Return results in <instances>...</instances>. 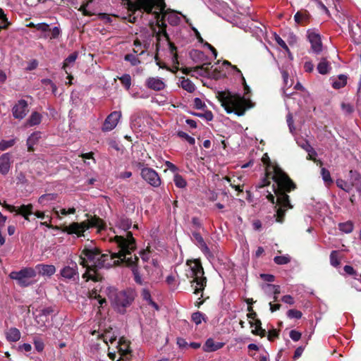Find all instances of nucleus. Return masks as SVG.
Segmentation results:
<instances>
[{
    "label": "nucleus",
    "mask_w": 361,
    "mask_h": 361,
    "mask_svg": "<svg viewBox=\"0 0 361 361\" xmlns=\"http://www.w3.org/2000/svg\"><path fill=\"white\" fill-rule=\"evenodd\" d=\"M273 179L276 183V187L274 188V193L276 196V205L274 206L276 213L273 215V217L276 219V221L282 223L286 211L288 209L293 208V206L290 203L289 196L286 192L294 190L295 185L288 175L279 166H275L273 167Z\"/></svg>",
    "instance_id": "nucleus-1"
},
{
    "label": "nucleus",
    "mask_w": 361,
    "mask_h": 361,
    "mask_svg": "<svg viewBox=\"0 0 361 361\" xmlns=\"http://www.w3.org/2000/svg\"><path fill=\"white\" fill-rule=\"evenodd\" d=\"M115 238L118 246L120 247V262L125 263L126 266L131 268L135 281L140 285H142L143 280L137 266L138 257L132 255V252L136 248L135 238L132 237L130 233L128 234L127 238L116 235Z\"/></svg>",
    "instance_id": "nucleus-2"
},
{
    "label": "nucleus",
    "mask_w": 361,
    "mask_h": 361,
    "mask_svg": "<svg viewBox=\"0 0 361 361\" xmlns=\"http://www.w3.org/2000/svg\"><path fill=\"white\" fill-rule=\"evenodd\" d=\"M122 5L126 6L129 11L135 13L137 11L142 10L149 13L152 11L154 6H157L160 11L164 9L165 4L164 0H121ZM94 2V0H87L83 2L78 11L82 12L83 16H92L96 15V12L92 11L89 9L90 5Z\"/></svg>",
    "instance_id": "nucleus-3"
},
{
    "label": "nucleus",
    "mask_w": 361,
    "mask_h": 361,
    "mask_svg": "<svg viewBox=\"0 0 361 361\" xmlns=\"http://www.w3.org/2000/svg\"><path fill=\"white\" fill-rule=\"evenodd\" d=\"M99 250L96 247H85L80 256V264L87 268L82 277L87 280L98 281V276L95 274L94 268H104V262L95 260L98 257Z\"/></svg>",
    "instance_id": "nucleus-4"
},
{
    "label": "nucleus",
    "mask_w": 361,
    "mask_h": 361,
    "mask_svg": "<svg viewBox=\"0 0 361 361\" xmlns=\"http://www.w3.org/2000/svg\"><path fill=\"white\" fill-rule=\"evenodd\" d=\"M189 267L186 274L188 278H191V286L194 288L193 293L196 295L202 293L206 286L207 279L204 276V270L197 260H190L187 262Z\"/></svg>",
    "instance_id": "nucleus-5"
},
{
    "label": "nucleus",
    "mask_w": 361,
    "mask_h": 361,
    "mask_svg": "<svg viewBox=\"0 0 361 361\" xmlns=\"http://www.w3.org/2000/svg\"><path fill=\"white\" fill-rule=\"evenodd\" d=\"M90 227L97 228L99 231H101L104 229L105 224L99 218L94 217L91 218L87 221L72 223L69 226H64L62 231L68 234H76L78 236H81L83 235V233Z\"/></svg>",
    "instance_id": "nucleus-6"
},
{
    "label": "nucleus",
    "mask_w": 361,
    "mask_h": 361,
    "mask_svg": "<svg viewBox=\"0 0 361 361\" xmlns=\"http://www.w3.org/2000/svg\"><path fill=\"white\" fill-rule=\"evenodd\" d=\"M252 106L250 100H246L239 94H233L227 90V114L233 112L238 116H243L246 109Z\"/></svg>",
    "instance_id": "nucleus-7"
},
{
    "label": "nucleus",
    "mask_w": 361,
    "mask_h": 361,
    "mask_svg": "<svg viewBox=\"0 0 361 361\" xmlns=\"http://www.w3.org/2000/svg\"><path fill=\"white\" fill-rule=\"evenodd\" d=\"M36 276V271L30 267H23L19 271H11L9 274L10 279L16 280L20 287H27L35 283L34 280Z\"/></svg>",
    "instance_id": "nucleus-8"
},
{
    "label": "nucleus",
    "mask_w": 361,
    "mask_h": 361,
    "mask_svg": "<svg viewBox=\"0 0 361 361\" xmlns=\"http://www.w3.org/2000/svg\"><path fill=\"white\" fill-rule=\"evenodd\" d=\"M135 295L134 290L131 289L120 291L116 294L114 303L118 307H126L134 300Z\"/></svg>",
    "instance_id": "nucleus-9"
},
{
    "label": "nucleus",
    "mask_w": 361,
    "mask_h": 361,
    "mask_svg": "<svg viewBox=\"0 0 361 361\" xmlns=\"http://www.w3.org/2000/svg\"><path fill=\"white\" fill-rule=\"evenodd\" d=\"M35 28L42 33L41 37L45 39H57L61 33L59 27L55 26L51 28L49 25L46 23H38L35 25Z\"/></svg>",
    "instance_id": "nucleus-10"
},
{
    "label": "nucleus",
    "mask_w": 361,
    "mask_h": 361,
    "mask_svg": "<svg viewBox=\"0 0 361 361\" xmlns=\"http://www.w3.org/2000/svg\"><path fill=\"white\" fill-rule=\"evenodd\" d=\"M60 274L65 280L75 281L78 279L79 273L77 263L71 261L60 270Z\"/></svg>",
    "instance_id": "nucleus-11"
},
{
    "label": "nucleus",
    "mask_w": 361,
    "mask_h": 361,
    "mask_svg": "<svg viewBox=\"0 0 361 361\" xmlns=\"http://www.w3.org/2000/svg\"><path fill=\"white\" fill-rule=\"evenodd\" d=\"M142 178L153 187H159L161 185V179L157 171L150 168H143L141 171Z\"/></svg>",
    "instance_id": "nucleus-12"
},
{
    "label": "nucleus",
    "mask_w": 361,
    "mask_h": 361,
    "mask_svg": "<svg viewBox=\"0 0 361 361\" xmlns=\"http://www.w3.org/2000/svg\"><path fill=\"white\" fill-rule=\"evenodd\" d=\"M116 348L120 355V358L117 361L130 360L131 350L130 349L129 341L123 337L120 338Z\"/></svg>",
    "instance_id": "nucleus-13"
},
{
    "label": "nucleus",
    "mask_w": 361,
    "mask_h": 361,
    "mask_svg": "<svg viewBox=\"0 0 361 361\" xmlns=\"http://www.w3.org/2000/svg\"><path fill=\"white\" fill-rule=\"evenodd\" d=\"M28 111V104L25 99L18 100L12 109L13 117L19 120L24 118Z\"/></svg>",
    "instance_id": "nucleus-14"
},
{
    "label": "nucleus",
    "mask_w": 361,
    "mask_h": 361,
    "mask_svg": "<svg viewBox=\"0 0 361 361\" xmlns=\"http://www.w3.org/2000/svg\"><path fill=\"white\" fill-rule=\"evenodd\" d=\"M121 117V112L115 111L111 113L105 119L103 126V131H110L116 128L119 119Z\"/></svg>",
    "instance_id": "nucleus-15"
},
{
    "label": "nucleus",
    "mask_w": 361,
    "mask_h": 361,
    "mask_svg": "<svg viewBox=\"0 0 361 361\" xmlns=\"http://www.w3.org/2000/svg\"><path fill=\"white\" fill-rule=\"evenodd\" d=\"M227 74L232 75L235 81L241 82L244 85L246 93L250 92V87L245 82V79L243 77L241 71L235 66L232 65L229 61H227Z\"/></svg>",
    "instance_id": "nucleus-16"
},
{
    "label": "nucleus",
    "mask_w": 361,
    "mask_h": 361,
    "mask_svg": "<svg viewBox=\"0 0 361 361\" xmlns=\"http://www.w3.org/2000/svg\"><path fill=\"white\" fill-rule=\"evenodd\" d=\"M118 252L112 253L111 255L108 254H102L100 251L98 252V257H95V260L99 261V262H104V267L108 268L112 265V260L115 258L119 259V252H120V247L118 246ZM120 262L119 259L117 261H114V263L118 264Z\"/></svg>",
    "instance_id": "nucleus-17"
},
{
    "label": "nucleus",
    "mask_w": 361,
    "mask_h": 361,
    "mask_svg": "<svg viewBox=\"0 0 361 361\" xmlns=\"http://www.w3.org/2000/svg\"><path fill=\"white\" fill-rule=\"evenodd\" d=\"M307 37L311 44V49L315 54H319L322 50V44L320 35L314 32L308 31Z\"/></svg>",
    "instance_id": "nucleus-18"
},
{
    "label": "nucleus",
    "mask_w": 361,
    "mask_h": 361,
    "mask_svg": "<svg viewBox=\"0 0 361 361\" xmlns=\"http://www.w3.org/2000/svg\"><path fill=\"white\" fill-rule=\"evenodd\" d=\"M145 86L154 91H161L165 89L166 84L162 78L149 77L145 80Z\"/></svg>",
    "instance_id": "nucleus-19"
},
{
    "label": "nucleus",
    "mask_w": 361,
    "mask_h": 361,
    "mask_svg": "<svg viewBox=\"0 0 361 361\" xmlns=\"http://www.w3.org/2000/svg\"><path fill=\"white\" fill-rule=\"evenodd\" d=\"M131 225H132V222L129 219L126 218V217L120 218L116 223V226L119 228H121V230L125 231L126 234H125V235H117V236H123L124 238H127L128 233H130L131 235L133 236V234L131 233V232L127 231V230H128L131 227ZM116 236V235H115L114 237H110L109 240L111 241L114 242L116 244V245L118 246V244H117V243L116 241V238H115Z\"/></svg>",
    "instance_id": "nucleus-20"
},
{
    "label": "nucleus",
    "mask_w": 361,
    "mask_h": 361,
    "mask_svg": "<svg viewBox=\"0 0 361 361\" xmlns=\"http://www.w3.org/2000/svg\"><path fill=\"white\" fill-rule=\"evenodd\" d=\"M34 269L36 274H39L43 276L51 277L56 272V267L52 264H38Z\"/></svg>",
    "instance_id": "nucleus-21"
},
{
    "label": "nucleus",
    "mask_w": 361,
    "mask_h": 361,
    "mask_svg": "<svg viewBox=\"0 0 361 361\" xmlns=\"http://www.w3.org/2000/svg\"><path fill=\"white\" fill-rule=\"evenodd\" d=\"M11 155L4 153L0 157V173L6 176L8 173L11 166Z\"/></svg>",
    "instance_id": "nucleus-22"
},
{
    "label": "nucleus",
    "mask_w": 361,
    "mask_h": 361,
    "mask_svg": "<svg viewBox=\"0 0 361 361\" xmlns=\"http://www.w3.org/2000/svg\"><path fill=\"white\" fill-rule=\"evenodd\" d=\"M193 240L195 241L197 245L200 248L202 252L207 256L208 258L211 257V252L209 251V247L205 243L203 238L199 233H192Z\"/></svg>",
    "instance_id": "nucleus-23"
},
{
    "label": "nucleus",
    "mask_w": 361,
    "mask_h": 361,
    "mask_svg": "<svg viewBox=\"0 0 361 361\" xmlns=\"http://www.w3.org/2000/svg\"><path fill=\"white\" fill-rule=\"evenodd\" d=\"M54 310L51 307H47L39 310V314L36 316V320L41 326L45 325L48 321L49 316L53 313Z\"/></svg>",
    "instance_id": "nucleus-24"
},
{
    "label": "nucleus",
    "mask_w": 361,
    "mask_h": 361,
    "mask_svg": "<svg viewBox=\"0 0 361 361\" xmlns=\"http://www.w3.org/2000/svg\"><path fill=\"white\" fill-rule=\"evenodd\" d=\"M224 345L223 342H216L212 338H208L203 347L206 352H213L221 348Z\"/></svg>",
    "instance_id": "nucleus-25"
},
{
    "label": "nucleus",
    "mask_w": 361,
    "mask_h": 361,
    "mask_svg": "<svg viewBox=\"0 0 361 361\" xmlns=\"http://www.w3.org/2000/svg\"><path fill=\"white\" fill-rule=\"evenodd\" d=\"M310 14L306 10L298 11L294 16V20L298 25H304L309 22Z\"/></svg>",
    "instance_id": "nucleus-26"
},
{
    "label": "nucleus",
    "mask_w": 361,
    "mask_h": 361,
    "mask_svg": "<svg viewBox=\"0 0 361 361\" xmlns=\"http://www.w3.org/2000/svg\"><path fill=\"white\" fill-rule=\"evenodd\" d=\"M6 338L10 342H17L20 340L21 334L20 331L15 327L8 329L6 333Z\"/></svg>",
    "instance_id": "nucleus-27"
},
{
    "label": "nucleus",
    "mask_w": 361,
    "mask_h": 361,
    "mask_svg": "<svg viewBox=\"0 0 361 361\" xmlns=\"http://www.w3.org/2000/svg\"><path fill=\"white\" fill-rule=\"evenodd\" d=\"M225 64L226 61H224L221 66H216L215 67H212V70L210 74L214 79L218 80L226 76V71L224 68Z\"/></svg>",
    "instance_id": "nucleus-28"
},
{
    "label": "nucleus",
    "mask_w": 361,
    "mask_h": 361,
    "mask_svg": "<svg viewBox=\"0 0 361 361\" xmlns=\"http://www.w3.org/2000/svg\"><path fill=\"white\" fill-rule=\"evenodd\" d=\"M32 208L31 204H23L17 209L16 213L22 215L25 220L30 221L29 216L32 214Z\"/></svg>",
    "instance_id": "nucleus-29"
},
{
    "label": "nucleus",
    "mask_w": 361,
    "mask_h": 361,
    "mask_svg": "<svg viewBox=\"0 0 361 361\" xmlns=\"http://www.w3.org/2000/svg\"><path fill=\"white\" fill-rule=\"evenodd\" d=\"M297 142L300 147H301L308 153L307 159L313 160V156H316L317 153L314 148L309 144V142L306 140H302L301 142L298 141Z\"/></svg>",
    "instance_id": "nucleus-30"
},
{
    "label": "nucleus",
    "mask_w": 361,
    "mask_h": 361,
    "mask_svg": "<svg viewBox=\"0 0 361 361\" xmlns=\"http://www.w3.org/2000/svg\"><path fill=\"white\" fill-rule=\"evenodd\" d=\"M180 86L190 93H192L195 90V85L188 78H182L180 80Z\"/></svg>",
    "instance_id": "nucleus-31"
},
{
    "label": "nucleus",
    "mask_w": 361,
    "mask_h": 361,
    "mask_svg": "<svg viewBox=\"0 0 361 361\" xmlns=\"http://www.w3.org/2000/svg\"><path fill=\"white\" fill-rule=\"evenodd\" d=\"M57 197V195L55 193H47L41 195L38 199V202L43 205H47L50 202L54 201Z\"/></svg>",
    "instance_id": "nucleus-32"
},
{
    "label": "nucleus",
    "mask_w": 361,
    "mask_h": 361,
    "mask_svg": "<svg viewBox=\"0 0 361 361\" xmlns=\"http://www.w3.org/2000/svg\"><path fill=\"white\" fill-rule=\"evenodd\" d=\"M350 176L353 178L352 185L355 186L361 195V175L356 171H350Z\"/></svg>",
    "instance_id": "nucleus-33"
},
{
    "label": "nucleus",
    "mask_w": 361,
    "mask_h": 361,
    "mask_svg": "<svg viewBox=\"0 0 361 361\" xmlns=\"http://www.w3.org/2000/svg\"><path fill=\"white\" fill-rule=\"evenodd\" d=\"M41 137L39 132L33 133L27 140V145L28 151H33V146L37 142Z\"/></svg>",
    "instance_id": "nucleus-34"
},
{
    "label": "nucleus",
    "mask_w": 361,
    "mask_h": 361,
    "mask_svg": "<svg viewBox=\"0 0 361 361\" xmlns=\"http://www.w3.org/2000/svg\"><path fill=\"white\" fill-rule=\"evenodd\" d=\"M42 121V116L39 113L35 111L32 112L27 121V125L29 126H34L39 124Z\"/></svg>",
    "instance_id": "nucleus-35"
},
{
    "label": "nucleus",
    "mask_w": 361,
    "mask_h": 361,
    "mask_svg": "<svg viewBox=\"0 0 361 361\" xmlns=\"http://www.w3.org/2000/svg\"><path fill=\"white\" fill-rule=\"evenodd\" d=\"M262 289L264 290V292L267 294H271V293H280V286L274 284H269L266 283L262 285Z\"/></svg>",
    "instance_id": "nucleus-36"
},
{
    "label": "nucleus",
    "mask_w": 361,
    "mask_h": 361,
    "mask_svg": "<svg viewBox=\"0 0 361 361\" xmlns=\"http://www.w3.org/2000/svg\"><path fill=\"white\" fill-rule=\"evenodd\" d=\"M331 68L330 63L325 59H322L317 65V71L322 75L327 74Z\"/></svg>",
    "instance_id": "nucleus-37"
},
{
    "label": "nucleus",
    "mask_w": 361,
    "mask_h": 361,
    "mask_svg": "<svg viewBox=\"0 0 361 361\" xmlns=\"http://www.w3.org/2000/svg\"><path fill=\"white\" fill-rule=\"evenodd\" d=\"M98 336L101 337L104 343L108 344L109 343H113L116 341L117 336L114 334V333L111 332V331H106L104 334L101 335H98Z\"/></svg>",
    "instance_id": "nucleus-38"
},
{
    "label": "nucleus",
    "mask_w": 361,
    "mask_h": 361,
    "mask_svg": "<svg viewBox=\"0 0 361 361\" xmlns=\"http://www.w3.org/2000/svg\"><path fill=\"white\" fill-rule=\"evenodd\" d=\"M233 4L237 7L236 9L241 15H247L249 12V6L244 5L241 0H231Z\"/></svg>",
    "instance_id": "nucleus-39"
},
{
    "label": "nucleus",
    "mask_w": 361,
    "mask_h": 361,
    "mask_svg": "<svg viewBox=\"0 0 361 361\" xmlns=\"http://www.w3.org/2000/svg\"><path fill=\"white\" fill-rule=\"evenodd\" d=\"M141 295L142 299L147 301L149 305H152L155 310H159L158 305L152 300L151 294L147 289L143 288L142 290Z\"/></svg>",
    "instance_id": "nucleus-40"
},
{
    "label": "nucleus",
    "mask_w": 361,
    "mask_h": 361,
    "mask_svg": "<svg viewBox=\"0 0 361 361\" xmlns=\"http://www.w3.org/2000/svg\"><path fill=\"white\" fill-rule=\"evenodd\" d=\"M78 56V52H73L71 54H70L63 62V68L65 70L66 73L68 74L67 68L71 65L75 63V60L77 59Z\"/></svg>",
    "instance_id": "nucleus-41"
},
{
    "label": "nucleus",
    "mask_w": 361,
    "mask_h": 361,
    "mask_svg": "<svg viewBox=\"0 0 361 361\" xmlns=\"http://www.w3.org/2000/svg\"><path fill=\"white\" fill-rule=\"evenodd\" d=\"M347 82V77L344 75H340L338 78L333 82L332 86L335 89L343 87Z\"/></svg>",
    "instance_id": "nucleus-42"
},
{
    "label": "nucleus",
    "mask_w": 361,
    "mask_h": 361,
    "mask_svg": "<svg viewBox=\"0 0 361 361\" xmlns=\"http://www.w3.org/2000/svg\"><path fill=\"white\" fill-rule=\"evenodd\" d=\"M321 175L323 180L324 181L325 184L327 186L333 183V180L331 177L330 172L327 169H326L325 168H322Z\"/></svg>",
    "instance_id": "nucleus-43"
},
{
    "label": "nucleus",
    "mask_w": 361,
    "mask_h": 361,
    "mask_svg": "<svg viewBox=\"0 0 361 361\" xmlns=\"http://www.w3.org/2000/svg\"><path fill=\"white\" fill-rule=\"evenodd\" d=\"M339 229L345 233H350L353 230V224L351 221H346L344 223H341L338 224Z\"/></svg>",
    "instance_id": "nucleus-44"
},
{
    "label": "nucleus",
    "mask_w": 361,
    "mask_h": 361,
    "mask_svg": "<svg viewBox=\"0 0 361 361\" xmlns=\"http://www.w3.org/2000/svg\"><path fill=\"white\" fill-rule=\"evenodd\" d=\"M123 86L128 90L131 86V77L129 74H124L118 78Z\"/></svg>",
    "instance_id": "nucleus-45"
},
{
    "label": "nucleus",
    "mask_w": 361,
    "mask_h": 361,
    "mask_svg": "<svg viewBox=\"0 0 361 361\" xmlns=\"http://www.w3.org/2000/svg\"><path fill=\"white\" fill-rule=\"evenodd\" d=\"M341 107L343 113L345 116L351 115L354 112V110H355L352 104H350V103L342 102L341 104Z\"/></svg>",
    "instance_id": "nucleus-46"
},
{
    "label": "nucleus",
    "mask_w": 361,
    "mask_h": 361,
    "mask_svg": "<svg viewBox=\"0 0 361 361\" xmlns=\"http://www.w3.org/2000/svg\"><path fill=\"white\" fill-rule=\"evenodd\" d=\"M330 263L334 267H337L340 264V259L338 257V251L333 250L330 254Z\"/></svg>",
    "instance_id": "nucleus-47"
},
{
    "label": "nucleus",
    "mask_w": 361,
    "mask_h": 361,
    "mask_svg": "<svg viewBox=\"0 0 361 361\" xmlns=\"http://www.w3.org/2000/svg\"><path fill=\"white\" fill-rule=\"evenodd\" d=\"M192 320L198 325L202 321L206 322V316L200 312H196L192 314Z\"/></svg>",
    "instance_id": "nucleus-48"
},
{
    "label": "nucleus",
    "mask_w": 361,
    "mask_h": 361,
    "mask_svg": "<svg viewBox=\"0 0 361 361\" xmlns=\"http://www.w3.org/2000/svg\"><path fill=\"white\" fill-rule=\"evenodd\" d=\"M54 212L58 218H60V214L65 216L68 214H74L75 212V209L74 207H71L68 209L62 208L60 210H56L54 209Z\"/></svg>",
    "instance_id": "nucleus-49"
},
{
    "label": "nucleus",
    "mask_w": 361,
    "mask_h": 361,
    "mask_svg": "<svg viewBox=\"0 0 361 361\" xmlns=\"http://www.w3.org/2000/svg\"><path fill=\"white\" fill-rule=\"evenodd\" d=\"M176 187L183 188L186 186V180L179 174H176L173 178Z\"/></svg>",
    "instance_id": "nucleus-50"
},
{
    "label": "nucleus",
    "mask_w": 361,
    "mask_h": 361,
    "mask_svg": "<svg viewBox=\"0 0 361 361\" xmlns=\"http://www.w3.org/2000/svg\"><path fill=\"white\" fill-rule=\"evenodd\" d=\"M162 18H167L169 23L171 25L178 24L179 22V20H180L179 18L177 16V15L173 13H169L168 15L166 13H164Z\"/></svg>",
    "instance_id": "nucleus-51"
},
{
    "label": "nucleus",
    "mask_w": 361,
    "mask_h": 361,
    "mask_svg": "<svg viewBox=\"0 0 361 361\" xmlns=\"http://www.w3.org/2000/svg\"><path fill=\"white\" fill-rule=\"evenodd\" d=\"M276 264L283 265L286 264L290 262V258L288 255L276 256L274 258Z\"/></svg>",
    "instance_id": "nucleus-52"
},
{
    "label": "nucleus",
    "mask_w": 361,
    "mask_h": 361,
    "mask_svg": "<svg viewBox=\"0 0 361 361\" xmlns=\"http://www.w3.org/2000/svg\"><path fill=\"white\" fill-rule=\"evenodd\" d=\"M16 143V141L14 139L5 140H3L0 142V150L4 151L11 147H13Z\"/></svg>",
    "instance_id": "nucleus-53"
},
{
    "label": "nucleus",
    "mask_w": 361,
    "mask_h": 361,
    "mask_svg": "<svg viewBox=\"0 0 361 361\" xmlns=\"http://www.w3.org/2000/svg\"><path fill=\"white\" fill-rule=\"evenodd\" d=\"M124 59L126 61L130 62V64L133 66L140 63L139 59L133 54H126Z\"/></svg>",
    "instance_id": "nucleus-54"
},
{
    "label": "nucleus",
    "mask_w": 361,
    "mask_h": 361,
    "mask_svg": "<svg viewBox=\"0 0 361 361\" xmlns=\"http://www.w3.org/2000/svg\"><path fill=\"white\" fill-rule=\"evenodd\" d=\"M9 25V22L4 14L2 9H0V30L1 29H6Z\"/></svg>",
    "instance_id": "nucleus-55"
},
{
    "label": "nucleus",
    "mask_w": 361,
    "mask_h": 361,
    "mask_svg": "<svg viewBox=\"0 0 361 361\" xmlns=\"http://www.w3.org/2000/svg\"><path fill=\"white\" fill-rule=\"evenodd\" d=\"M255 327L252 329V332L255 334L259 335L261 336H264L265 334V330L262 329L261 327V322L258 319L255 321Z\"/></svg>",
    "instance_id": "nucleus-56"
},
{
    "label": "nucleus",
    "mask_w": 361,
    "mask_h": 361,
    "mask_svg": "<svg viewBox=\"0 0 361 361\" xmlns=\"http://www.w3.org/2000/svg\"><path fill=\"white\" fill-rule=\"evenodd\" d=\"M159 26H160L159 24ZM161 26L162 27L161 30H159L157 32H156V37L157 41L159 42L161 37L165 38L166 40L169 41V36L165 30L166 25L164 23H162Z\"/></svg>",
    "instance_id": "nucleus-57"
},
{
    "label": "nucleus",
    "mask_w": 361,
    "mask_h": 361,
    "mask_svg": "<svg viewBox=\"0 0 361 361\" xmlns=\"http://www.w3.org/2000/svg\"><path fill=\"white\" fill-rule=\"evenodd\" d=\"M287 316L290 319H300L302 314L300 311L293 309L287 312Z\"/></svg>",
    "instance_id": "nucleus-58"
},
{
    "label": "nucleus",
    "mask_w": 361,
    "mask_h": 361,
    "mask_svg": "<svg viewBox=\"0 0 361 361\" xmlns=\"http://www.w3.org/2000/svg\"><path fill=\"white\" fill-rule=\"evenodd\" d=\"M336 185L339 188H341L346 192H349L351 188L350 185L349 184H348L347 182H345V180H343L342 179H338L336 180Z\"/></svg>",
    "instance_id": "nucleus-59"
},
{
    "label": "nucleus",
    "mask_w": 361,
    "mask_h": 361,
    "mask_svg": "<svg viewBox=\"0 0 361 361\" xmlns=\"http://www.w3.org/2000/svg\"><path fill=\"white\" fill-rule=\"evenodd\" d=\"M283 83H284L283 94L286 97H289L290 96L293 94V92L288 91V88L292 86V82H289L288 79V80H283Z\"/></svg>",
    "instance_id": "nucleus-60"
},
{
    "label": "nucleus",
    "mask_w": 361,
    "mask_h": 361,
    "mask_svg": "<svg viewBox=\"0 0 361 361\" xmlns=\"http://www.w3.org/2000/svg\"><path fill=\"white\" fill-rule=\"evenodd\" d=\"M193 104L194 106L197 109H203L206 106L204 102L198 97L194 99Z\"/></svg>",
    "instance_id": "nucleus-61"
},
{
    "label": "nucleus",
    "mask_w": 361,
    "mask_h": 361,
    "mask_svg": "<svg viewBox=\"0 0 361 361\" xmlns=\"http://www.w3.org/2000/svg\"><path fill=\"white\" fill-rule=\"evenodd\" d=\"M274 38H275V40L277 42V44L281 47H282L283 49H284L286 51L289 50L287 44H286V42L279 35H275V37Z\"/></svg>",
    "instance_id": "nucleus-62"
},
{
    "label": "nucleus",
    "mask_w": 361,
    "mask_h": 361,
    "mask_svg": "<svg viewBox=\"0 0 361 361\" xmlns=\"http://www.w3.org/2000/svg\"><path fill=\"white\" fill-rule=\"evenodd\" d=\"M290 337L294 341H298L301 338V334L295 330H291L290 331Z\"/></svg>",
    "instance_id": "nucleus-63"
},
{
    "label": "nucleus",
    "mask_w": 361,
    "mask_h": 361,
    "mask_svg": "<svg viewBox=\"0 0 361 361\" xmlns=\"http://www.w3.org/2000/svg\"><path fill=\"white\" fill-rule=\"evenodd\" d=\"M140 255L141 259L144 262H147L150 258V254H149V250H142V251H140Z\"/></svg>",
    "instance_id": "nucleus-64"
}]
</instances>
